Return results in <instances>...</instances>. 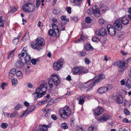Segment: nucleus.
Segmentation results:
<instances>
[{
    "label": "nucleus",
    "instance_id": "7",
    "mask_svg": "<svg viewBox=\"0 0 131 131\" xmlns=\"http://www.w3.org/2000/svg\"><path fill=\"white\" fill-rule=\"evenodd\" d=\"M126 63L123 61H118L113 63L114 66H117L118 68V70L119 72H122L126 68Z\"/></svg>",
    "mask_w": 131,
    "mask_h": 131
},
{
    "label": "nucleus",
    "instance_id": "33",
    "mask_svg": "<svg viewBox=\"0 0 131 131\" xmlns=\"http://www.w3.org/2000/svg\"><path fill=\"white\" fill-rule=\"evenodd\" d=\"M85 48L87 50H93V48L91 45L89 44L86 43L85 44Z\"/></svg>",
    "mask_w": 131,
    "mask_h": 131
},
{
    "label": "nucleus",
    "instance_id": "31",
    "mask_svg": "<svg viewBox=\"0 0 131 131\" xmlns=\"http://www.w3.org/2000/svg\"><path fill=\"white\" fill-rule=\"evenodd\" d=\"M53 14L59 16L60 15V13L61 11L60 8L54 9L53 10Z\"/></svg>",
    "mask_w": 131,
    "mask_h": 131
},
{
    "label": "nucleus",
    "instance_id": "37",
    "mask_svg": "<svg viewBox=\"0 0 131 131\" xmlns=\"http://www.w3.org/2000/svg\"><path fill=\"white\" fill-rule=\"evenodd\" d=\"M52 27L53 29L56 30V31L57 32V33L59 32V30L56 24L52 23Z\"/></svg>",
    "mask_w": 131,
    "mask_h": 131
},
{
    "label": "nucleus",
    "instance_id": "10",
    "mask_svg": "<svg viewBox=\"0 0 131 131\" xmlns=\"http://www.w3.org/2000/svg\"><path fill=\"white\" fill-rule=\"evenodd\" d=\"M35 107L33 105H31L27 108V110L23 113L20 115V117H24L27 115L30 112L33 111L35 109Z\"/></svg>",
    "mask_w": 131,
    "mask_h": 131
},
{
    "label": "nucleus",
    "instance_id": "23",
    "mask_svg": "<svg viewBox=\"0 0 131 131\" xmlns=\"http://www.w3.org/2000/svg\"><path fill=\"white\" fill-rule=\"evenodd\" d=\"M16 69L13 68L12 69L9 71V73L8 78L10 79H11L14 77L16 73Z\"/></svg>",
    "mask_w": 131,
    "mask_h": 131
},
{
    "label": "nucleus",
    "instance_id": "27",
    "mask_svg": "<svg viewBox=\"0 0 131 131\" xmlns=\"http://www.w3.org/2000/svg\"><path fill=\"white\" fill-rule=\"evenodd\" d=\"M37 46L36 44H35L34 42H32L30 44V46L32 48L38 50H40L41 49V48L40 47H38Z\"/></svg>",
    "mask_w": 131,
    "mask_h": 131
},
{
    "label": "nucleus",
    "instance_id": "42",
    "mask_svg": "<svg viewBox=\"0 0 131 131\" xmlns=\"http://www.w3.org/2000/svg\"><path fill=\"white\" fill-rule=\"evenodd\" d=\"M48 100H44L43 101L37 103V105H41L43 104H45L47 103V102H48Z\"/></svg>",
    "mask_w": 131,
    "mask_h": 131
},
{
    "label": "nucleus",
    "instance_id": "6",
    "mask_svg": "<svg viewBox=\"0 0 131 131\" xmlns=\"http://www.w3.org/2000/svg\"><path fill=\"white\" fill-rule=\"evenodd\" d=\"M18 57L24 58L25 62L26 63H28V62L31 59V58L28 54L26 47L23 48L21 53L19 54Z\"/></svg>",
    "mask_w": 131,
    "mask_h": 131
},
{
    "label": "nucleus",
    "instance_id": "57",
    "mask_svg": "<svg viewBox=\"0 0 131 131\" xmlns=\"http://www.w3.org/2000/svg\"><path fill=\"white\" fill-rule=\"evenodd\" d=\"M37 2L36 3V6L37 8H38L40 4V0H36Z\"/></svg>",
    "mask_w": 131,
    "mask_h": 131
},
{
    "label": "nucleus",
    "instance_id": "32",
    "mask_svg": "<svg viewBox=\"0 0 131 131\" xmlns=\"http://www.w3.org/2000/svg\"><path fill=\"white\" fill-rule=\"evenodd\" d=\"M87 38L84 36L82 35L80 38L78 40H76L74 41L75 43H80L82 41H85L86 39Z\"/></svg>",
    "mask_w": 131,
    "mask_h": 131
},
{
    "label": "nucleus",
    "instance_id": "24",
    "mask_svg": "<svg viewBox=\"0 0 131 131\" xmlns=\"http://www.w3.org/2000/svg\"><path fill=\"white\" fill-rule=\"evenodd\" d=\"M50 127V126L48 125H43L40 126L39 129L40 131H46L48 128Z\"/></svg>",
    "mask_w": 131,
    "mask_h": 131
},
{
    "label": "nucleus",
    "instance_id": "4",
    "mask_svg": "<svg viewBox=\"0 0 131 131\" xmlns=\"http://www.w3.org/2000/svg\"><path fill=\"white\" fill-rule=\"evenodd\" d=\"M93 78L91 80L84 83H80L78 85L79 87L81 90L83 89L89 88H90L87 90V91L90 90L92 89V88L97 84Z\"/></svg>",
    "mask_w": 131,
    "mask_h": 131
},
{
    "label": "nucleus",
    "instance_id": "55",
    "mask_svg": "<svg viewBox=\"0 0 131 131\" xmlns=\"http://www.w3.org/2000/svg\"><path fill=\"white\" fill-rule=\"evenodd\" d=\"M71 8L70 7H66V9L69 14L71 13Z\"/></svg>",
    "mask_w": 131,
    "mask_h": 131
},
{
    "label": "nucleus",
    "instance_id": "18",
    "mask_svg": "<svg viewBox=\"0 0 131 131\" xmlns=\"http://www.w3.org/2000/svg\"><path fill=\"white\" fill-rule=\"evenodd\" d=\"M93 114L96 116H98L101 114L103 112V108L101 107H97L93 110Z\"/></svg>",
    "mask_w": 131,
    "mask_h": 131
},
{
    "label": "nucleus",
    "instance_id": "20",
    "mask_svg": "<svg viewBox=\"0 0 131 131\" xmlns=\"http://www.w3.org/2000/svg\"><path fill=\"white\" fill-rule=\"evenodd\" d=\"M36 43L38 47L42 46L45 44V41L43 38L39 37L36 39Z\"/></svg>",
    "mask_w": 131,
    "mask_h": 131
},
{
    "label": "nucleus",
    "instance_id": "41",
    "mask_svg": "<svg viewBox=\"0 0 131 131\" xmlns=\"http://www.w3.org/2000/svg\"><path fill=\"white\" fill-rule=\"evenodd\" d=\"M60 19L62 20L65 21L67 22L69 20V19L67 18L64 15L61 16L60 17Z\"/></svg>",
    "mask_w": 131,
    "mask_h": 131
},
{
    "label": "nucleus",
    "instance_id": "28",
    "mask_svg": "<svg viewBox=\"0 0 131 131\" xmlns=\"http://www.w3.org/2000/svg\"><path fill=\"white\" fill-rule=\"evenodd\" d=\"M116 103H122L123 102V99L121 95H119L117 97L116 99Z\"/></svg>",
    "mask_w": 131,
    "mask_h": 131
},
{
    "label": "nucleus",
    "instance_id": "25",
    "mask_svg": "<svg viewBox=\"0 0 131 131\" xmlns=\"http://www.w3.org/2000/svg\"><path fill=\"white\" fill-rule=\"evenodd\" d=\"M86 97V96H82L77 98V99L79 100V104L80 105H82L84 103V99Z\"/></svg>",
    "mask_w": 131,
    "mask_h": 131
},
{
    "label": "nucleus",
    "instance_id": "44",
    "mask_svg": "<svg viewBox=\"0 0 131 131\" xmlns=\"http://www.w3.org/2000/svg\"><path fill=\"white\" fill-rule=\"evenodd\" d=\"M77 131H84V130L81 126H77Z\"/></svg>",
    "mask_w": 131,
    "mask_h": 131
},
{
    "label": "nucleus",
    "instance_id": "30",
    "mask_svg": "<svg viewBox=\"0 0 131 131\" xmlns=\"http://www.w3.org/2000/svg\"><path fill=\"white\" fill-rule=\"evenodd\" d=\"M16 73L17 77L18 79H21L23 78L22 73L20 71H18L16 72Z\"/></svg>",
    "mask_w": 131,
    "mask_h": 131
},
{
    "label": "nucleus",
    "instance_id": "13",
    "mask_svg": "<svg viewBox=\"0 0 131 131\" xmlns=\"http://www.w3.org/2000/svg\"><path fill=\"white\" fill-rule=\"evenodd\" d=\"M109 118V115L107 114H104L97 119V121L98 123L105 122L108 120Z\"/></svg>",
    "mask_w": 131,
    "mask_h": 131
},
{
    "label": "nucleus",
    "instance_id": "9",
    "mask_svg": "<svg viewBox=\"0 0 131 131\" xmlns=\"http://www.w3.org/2000/svg\"><path fill=\"white\" fill-rule=\"evenodd\" d=\"M63 64V61L60 60H58L54 63L53 68L56 71L59 70L62 68Z\"/></svg>",
    "mask_w": 131,
    "mask_h": 131
},
{
    "label": "nucleus",
    "instance_id": "11",
    "mask_svg": "<svg viewBox=\"0 0 131 131\" xmlns=\"http://www.w3.org/2000/svg\"><path fill=\"white\" fill-rule=\"evenodd\" d=\"M95 35L99 36H105L107 35V32L105 28H103L97 30L95 32Z\"/></svg>",
    "mask_w": 131,
    "mask_h": 131
},
{
    "label": "nucleus",
    "instance_id": "35",
    "mask_svg": "<svg viewBox=\"0 0 131 131\" xmlns=\"http://www.w3.org/2000/svg\"><path fill=\"white\" fill-rule=\"evenodd\" d=\"M3 16H0V28L1 27H3L4 26V23L5 22V20H3L2 18Z\"/></svg>",
    "mask_w": 131,
    "mask_h": 131
},
{
    "label": "nucleus",
    "instance_id": "60",
    "mask_svg": "<svg viewBox=\"0 0 131 131\" xmlns=\"http://www.w3.org/2000/svg\"><path fill=\"white\" fill-rule=\"evenodd\" d=\"M85 62L86 64H89L90 63V61L87 58H85Z\"/></svg>",
    "mask_w": 131,
    "mask_h": 131
},
{
    "label": "nucleus",
    "instance_id": "5",
    "mask_svg": "<svg viewBox=\"0 0 131 131\" xmlns=\"http://www.w3.org/2000/svg\"><path fill=\"white\" fill-rule=\"evenodd\" d=\"M88 70L85 67L81 66H76L72 69V73L73 74L80 75L88 72Z\"/></svg>",
    "mask_w": 131,
    "mask_h": 131
},
{
    "label": "nucleus",
    "instance_id": "38",
    "mask_svg": "<svg viewBox=\"0 0 131 131\" xmlns=\"http://www.w3.org/2000/svg\"><path fill=\"white\" fill-rule=\"evenodd\" d=\"M12 85L14 86L16 85V84L18 83L17 79L16 78H14L12 80Z\"/></svg>",
    "mask_w": 131,
    "mask_h": 131
},
{
    "label": "nucleus",
    "instance_id": "16",
    "mask_svg": "<svg viewBox=\"0 0 131 131\" xmlns=\"http://www.w3.org/2000/svg\"><path fill=\"white\" fill-rule=\"evenodd\" d=\"M107 28L108 32L110 35L114 36L115 35L116 30L112 25L110 24L108 25Z\"/></svg>",
    "mask_w": 131,
    "mask_h": 131
},
{
    "label": "nucleus",
    "instance_id": "26",
    "mask_svg": "<svg viewBox=\"0 0 131 131\" xmlns=\"http://www.w3.org/2000/svg\"><path fill=\"white\" fill-rule=\"evenodd\" d=\"M22 33H23L21 32L18 34L17 38H15L13 39V42L14 44L16 45L18 43L19 41V39L20 38V36Z\"/></svg>",
    "mask_w": 131,
    "mask_h": 131
},
{
    "label": "nucleus",
    "instance_id": "17",
    "mask_svg": "<svg viewBox=\"0 0 131 131\" xmlns=\"http://www.w3.org/2000/svg\"><path fill=\"white\" fill-rule=\"evenodd\" d=\"M105 78V75L103 74H101L97 75L93 78L97 84L101 81L102 80Z\"/></svg>",
    "mask_w": 131,
    "mask_h": 131
},
{
    "label": "nucleus",
    "instance_id": "19",
    "mask_svg": "<svg viewBox=\"0 0 131 131\" xmlns=\"http://www.w3.org/2000/svg\"><path fill=\"white\" fill-rule=\"evenodd\" d=\"M111 88H109L106 86H103L100 87L97 90V92L100 94H102L106 93L109 89Z\"/></svg>",
    "mask_w": 131,
    "mask_h": 131
},
{
    "label": "nucleus",
    "instance_id": "3",
    "mask_svg": "<svg viewBox=\"0 0 131 131\" xmlns=\"http://www.w3.org/2000/svg\"><path fill=\"white\" fill-rule=\"evenodd\" d=\"M59 115L63 118H66L70 116L71 112L70 109L68 106L60 108L59 110Z\"/></svg>",
    "mask_w": 131,
    "mask_h": 131
},
{
    "label": "nucleus",
    "instance_id": "15",
    "mask_svg": "<svg viewBox=\"0 0 131 131\" xmlns=\"http://www.w3.org/2000/svg\"><path fill=\"white\" fill-rule=\"evenodd\" d=\"M113 26L117 30H121L123 27L121 22L118 19L115 21L113 24Z\"/></svg>",
    "mask_w": 131,
    "mask_h": 131
},
{
    "label": "nucleus",
    "instance_id": "64",
    "mask_svg": "<svg viewBox=\"0 0 131 131\" xmlns=\"http://www.w3.org/2000/svg\"><path fill=\"white\" fill-rule=\"evenodd\" d=\"M74 119L73 118L71 119L70 121V125L71 126H74Z\"/></svg>",
    "mask_w": 131,
    "mask_h": 131
},
{
    "label": "nucleus",
    "instance_id": "59",
    "mask_svg": "<svg viewBox=\"0 0 131 131\" xmlns=\"http://www.w3.org/2000/svg\"><path fill=\"white\" fill-rule=\"evenodd\" d=\"M85 54V52H80L79 54V56H84Z\"/></svg>",
    "mask_w": 131,
    "mask_h": 131
},
{
    "label": "nucleus",
    "instance_id": "63",
    "mask_svg": "<svg viewBox=\"0 0 131 131\" xmlns=\"http://www.w3.org/2000/svg\"><path fill=\"white\" fill-rule=\"evenodd\" d=\"M27 86L28 87L30 88H32L33 87L32 84L30 83H27Z\"/></svg>",
    "mask_w": 131,
    "mask_h": 131
},
{
    "label": "nucleus",
    "instance_id": "43",
    "mask_svg": "<svg viewBox=\"0 0 131 131\" xmlns=\"http://www.w3.org/2000/svg\"><path fill=\"white\" fill-rule=\"evenodd\" d=\"M125 88L128 90L131 88V82L127 83L125 85Z\"/></svg>",
    "mask_w": 131,
    "mask_h": 131
},
{
    "label": "nucleus",
    "instance_id": "39",
    "mask_svg": "<svg viewBox=\"0 0 131 131\" xmlns=\"http://www.w3.org/2000/svg\"><path fill=\"white\" fill-rule=\"evenodd\" d=\"M61 128L64 129H67L68 128L67 124L66 123H62L61 125Z\"/></svg>",
    "mask_w": 131,
    "mask_h": 131
},
{
    "label": "nucleus",
    "instance_id": "14",
    "mask_svg": "<svg viewBox=\"0 0 131 131\" xmlns=\"http://www.w3.org/2000/svg\"><path fill=\"white\" fill-rule=\"evenodd\" d=\"M19 59L16 62L15 65L17 68H22L24 66L25 63L23 61L24 59L22 57H19Z\"/></svg>",
    "mask_w": 131,
    "mask_h": 131
},
{
    "label": "nucleus",
    "instance_id": "8",
    "mask_svg": "<svg viewBox=\"0 0 131 131\" xmlns=\"http://www.w3.org/2000/svg\"><path fill=\"white\" fill-rule=\"evenodd\" d=\"M35 8V5L33 4L30 3H26L22 6L23 11L28 13L33 12Z\"/></svg>",
    "mask_w": 131,
    "mask_h": 131
},
{
    "label": "nucleus",
    "instance_id": "46",
    "mask_svg": "<svg viewBox=\"0 0 131 131\" xmlns=\"http://www.w3.org/2000/svg\"><path fill=\"white\" fill-rule=\"evenodd\" d=\"M11 10L10 12L12 13H13L16 11L17 9L15 8L14 6H11Z\"/></svg>",
    "mask_w": 131,
    "mask_h": 131
},
{
    "label": "nucleus",
    "instance_id": "12",
    "mask_svg": "<svg viewBox=\"0 0 131 131\" xmlns=\"http://www.w3.org/2000/svg\"><path fill=\"white\" fill-rule=\"evenodd\" d=\"M93 12L94 16L98 17L101 15L100 9L98 6L96 5H94L92 6Z\"/></svg>",
    "mask_w": 131,
    "mask_h": 131
},
{
    "label": "nucleus",
    "instance_id": "2",
    "mask_svg": "<svg viewBox=\"0 0 131 131\" xmlns=\"http://www.w3.org/2000/svg\"><path fill=\"white\" fill-rule=\"evenodd\" d=\"M60 83V77L57 74L53 73L48 79V84L51 88L53 87V84L56 86H58Z\"/></svg>",
    "mask_w": 131,
    "mask_h": 131
},
{
    "label": "nucleus",
    "instance_id": "48",
    "mask_svg": "<svg viewBox=\"0 0 131 131\" xmlns=\"http://www.w3.org/2000/svg\"><path fill=\"white\" fill-rule=\"evenodd\" d=\"M82 26L83 29H86L89 27L88 26L86 23H82Z\"/></svg>",
    "mask_w": 131,
    "mask_h": 131
},
{
    "label": "nucleus",
    "instance_id": "52",
    "mask_svg": "<svg viewBox=\"0 0 131 131\" xmlns=\"http://www.w3.org/2000/svg\"><path fill=\"white\" fill-rule=\"evenodd\" d=\"M18 113L16 111H15L10 114V117H14L16 115H17V114Z\"/></svg>",
    "mask_w": 131,
    "mask_h": 131
},
{
    "label": "nucleus",
    "instance_id": "58",
    "mask_svg": "<svg viewBox=\"0 0 131 131\" xmlns=\"http://www.w3.org/2000/svg\"><path fill=\"white\" fill-rule=\"evenodd\" d=\"M52 21H53L52 23L54 24H56L58 22L57 19L55 18H53L52 19Z\"/></svg>",
    "mask_w": 131,
    "mask_h": 131
},
{
    "label": "nucleus",
    "instance_id": "51",
    "mask_svg": "<svg viewBox=\"0 0 131 131\" xmlns=\"http://www.w3.org/2000/svg\"><path fill=\"white\" fill-rule=\"evenodd\" d=\"M92 41L97 42L99 41V39L96 37H94L92 38Z\"/></svg>",
    "mask_w": 131,
    "mask_h": 131
},
{
    "label": "nucleus",
    "instance_id": "61",
    "mask_svg": "<svg viewBox=\"0 0 131 131\" xmlns=\"http://www.w3.org/2000/svg\"><path fill=\"white\" fill-rule=\"evenodd\" d=\"M121 85H124L125 84V80L124 79H122L120 81Z\"/></svg>",
    "mask_w": 131,
    "mask_h": 131
},
{
    "label": "nucleus",
    "instance_id": "40",
    "mask_svg": "<svg viewBox=\"0 0 131 131\" xmlns=\"http://www.w3.org/2000/svg\"><path fill=\"white\" fill-rule=\"evenodd\" d=\"M8 126V124L6 123H2L1 125V127L3 129L6 128Z\"/></svg>",
    "mask_w": 131,
    "mask_h": 131
},
{
    "label": "nucleus",
    "instance_id": "54",
    "mask_svg": "<svg viewBox=\"0 0 131 131\" xmlns=\"http://www.w3.org/2000/svg\"><path fill=\"white\" fill-rule=\"evenodd\" d=\"M124 113L127 115H129L130 114L129 111L127 109H124Z\"/></svg>",
    "mask_w": 131,
    "mask_h": 131
},
{
    "label": "nucleus",
    "instance_id": "49",
    "mask_svg": "<svg viewBox=\"0 0 131 131\" xmlns=\"http://www.w3.org/2000/svg\"><path fill=\"white\" fill-rule=\"evenodd\" d=\"M99 22L100 24H103L104 23L105 21L103 18H100L99 20Z\"/></svg>",
    "mask_w": 131,
    "mask_h": 131
},
{
    "label": "nucleus",
    "instance_id": "56",
    "mask_svg": "<svg viewBox=\"0 0 131 131\" xmlns=\"http://www.w3.org/2000/svg\"><path fill=\"white\" fill-rule=\"evenodd\" d=\"M123 122L125 123H131V121H128V119L126 118H125L123 120Z\"/></svg>",
    "mask_w": 131,
    "mask_h": 131
},
{
    "label": "nucleus",
    "instance_id": "45",
    "mask_svg": "<svg viewBox=\"0 0 131 131\" xmlns=\"http://www.w3.org/2000/svg\"><path fill=\"white\" fill-rule=\"evenodd\" d=\"M85 21L88 23H90L91 21V19L89 17H86L85 19Z\"/></svg>",
    "mask_w": 131,
    "mask_h": 131
},
{
    "label": "nucleus",
    "instance_id": "50",
    "mask_svg": "<svg viewBox=\"0 0 131 131\" xmlns=\"http://www.w3.org/2000/svg\"><path fill=\"white\" fill-rule=\"evenodd\" d=\"M130 101L129 100H125L124 102V106H126L127 105H128V106H129L130 105Z\"/></svg>",
    "mask_w": 131,
    "mask_h": 131
},
{
    "label": "nucleus",
    "instance_id": "62",
    "mask_svg": "<svg viewBox=\"0 0 131 131\" xmlns=\"http://www.w3.org/2000/svg\"><path fill=\"white\" fill-rule=\"evenodd\" d=\"M6 84L5 83H2L1 85V87L3 90L4 89V86L6 85Z\"/></svg>",
    "mask_w": 131,
    "mask_h": 131
},
{
    "label": "nucleus",
    "instance_id": "21",
    "mask_svg": "<svg viewBox=\"0 0 131 131\" xmlns=\"http://www.w3.org/2000/svg\"><path fill=\"white\" fill-rule=\"evenodd\" d=\"M71 4L74 6H78L82 3V0H70Z\"/></svg>",
    "mask_w": 131,
    "mask_h": 131
},
{
    "label": "nucleus",
    "instance_id": "47",
    "mask_svg": "<svg viewBox=\"0 0 131 131\" xmlns=\"http://www.w3.org/2000/svg\"><path fill=\"white\" fill-rule=\"evenodd\" d=\"M38 61V60L37 59H32L31 60V62L33 64L35 65Z\"/></svg>",
    "mask_w": 131,
    "mask_h": 131
},
{
    "label": "nucleus",
    "instance_id": "36",
    "mask_svg": "<svg viewBox=\"0 0 131 131\" xmlns=\"http://www.w3.org/2000/svg\"><path fill=\"white\" fill-rule=\"evenodd\" d=\"M100 5V7L101 10L104 11L108 9V8L106 6L102 4H101Z\"/></svg>",
    "mask_w": 131,
    "mask_h": 131
},
{
    "label": "nucleus",
    "instance_id": "29",
    "mask_svg": "<svg viewBox=\"0 0 131 131\" xmlns=\"http://www.w3.org/2000/svg\"><path fill=\"white\" fill-rule=\"evenodd\" d=\"M56 33H57V31L52 30L51 29L48 31V34L49 35L51 36H54L56 35Z\"/></svg>",
    "mask_w": 131,
    "mask_h": 131
},
{
    "label": "nucleus",
    "instance_id": "53",
    "mask_svg": "<svg viewBox=\"0 0 131 131\" xmlns=\"http://www.w3.org/2000/svg\"><path fill=\"white\" fill-rule=\"evenodd\" d=\"M15 49H14L13 50L11 51L10 53L9 54V57H12L14 55V53L15 51Z\"/></svg>",
    "mask_w": 131,
    "mask_h": 131
},
{
    "label": "nucleus",
    "instance_id": "1",
    "mask_svg": "<svg viewBox=\"0 0 131 131\" xmlns=\"http://www.w3.org/2000/svg\"><path fill=\"white\" fill-rule=\"evenodd\" d=\"M47 90L48 85L46 83L41 84L36 89L35 92L32 94V97L35 100H36L38 97L41 98L45 95Z\"/></svg>",
    "mask_w": 131,
    "mask_h": 131
},
{
    "label": "nucleus",
    "instance_id": "22",
    "mask_svg": "<svg viewBox=\"0 0 131 131\" xmlns=\"http://www.w3.org/2000/svg\"><path fill=\"white\" fill-rule=\"evenodd\" d=\"M119 21L121 20L122 24L126 25L129 24L128 18L127 16H124L123 17H120L118 19Z\"/></svg>",
    "mask_w": 131,
    "mask_h": 131
},
{
    "label": "nucleus",
    "instance_id": "34",
    "mask_svg": "<svg viewBox=\"0 0 131 131\" xmlns=\"http://www.w3.org/2000/svg\"><path fill=\"white\" fill-rule=\"evenodd\" d=\"M97 128L96 126L94 125H92L89 128L88 130L89 131H92L93 130L96 131Z\"/></svg>",
    "mask_w": 131,
    "mask_h": 131
}]
</instances>
